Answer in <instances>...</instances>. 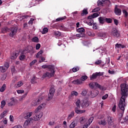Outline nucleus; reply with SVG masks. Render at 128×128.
I'll return each mask as SVG.
<instances>
[{"label":"nucleus","instance_id":"nucleus-2","mask_svg":"<svg viewBox=\"0 0 128 128\" xmlns=\"http://www.w3.org/2000/svg\"><path fill=\"white\" fill-rule=\"evenodd\" d=\"M43 68H48L49 71L50 72V73L48 72H46L43 75V78H46L47 76L50 78L54 76V66H47V65H44L42 66Z\"/></svg>","mask_w":128,"mask_h":128},{"label":"nucleus","instance_id":"nucleus-20","mask_svg":"<svg viewBox=\"0 0 128 128\" xmlns=\"http://www.w3.org/2000/svg\"><path fill=\"white\" fill-rule=\"evenodd\" d=\"M41 100H42V98H40L39 99H37V100H33L32 102V105L33 106H36L38 105L40 102V101Z\"/></svg>","mask_w":128,"mask_h":128},{"label":"nucleus","instance_id":"nucleus-43","mask_svg":"<svg viewBox=\"0 0 128 128\" xmlns=\"http://www.w3.org/2000/svg\"><path fill=\"white\" fill-rule=\"evenodd\" d=\"M60 30L65 32H68V28L64 26H60Z\"/></svg>","mask_w":128,"mask_h":128},{"label":"nucleus","instance_id":"nucleus-41","mask_svg":"<svg viewBox=\"0 0 128 128\" xmlns=\"http://www.w3.org/2000/svg\"><path fill=\"white\" fill-rule=\"evenodd\" d=\"M66 18V16H63V17L58 18L56 19V22H58L60 21H62V20H65Z\"/></svg>","mask_w":128,"mask_h":128},{"label":"nucleus","instance_id":"nucleus-25","mask_svg":"<svg viewBox=\"0 0 128 128\" xmlns=\"http://www.w3.org/2000/svg\"><path fill=\"white\" fill-rule=\"evenodd\" d=\"M107 124V122L105 119H102L98 122L99 125L106 126Z\"/></svg>","mask_w":128,"mask_h":128},{"label":"nucleus","instance_id":"nucleus-63","mask_svg":"<svg viewBox=\"0 0 128 128\" xmlns=\"http://www.w3.org/2000/svg\"><path fill=\"white\" fill-rule=\"evenodd\" d=\"M38 62V61H37L36 60H34L32 61V62L30 63V66H32V65L34 64H36V62Z\"/></svg>","mask_w":128,"mask_h":128},{"label":"nucleus","instance_id":"nucleus-50","mask_svg":"<svg viewBox=\"0 0 128 128\" xmlns=\"http://www.w3.org/2000/svg\"><path fill=\"white\" fill-rule=\"evenodd\" d=\"M31 82H32V84H36V77L34 76L31 79Z\"/></svg>","mask_w":128,"mask_h":128},{"label":"nucleus","instance_id":"nucleus-55","mask_svg":"<svg viewBox=\"0 0 128 128\" xmlns=\"http://www.w3.org/2000/svg\"><path fill=\"white\" fill-rule=\"evenodd\" d=\"M16 92L18 94H22L24 92V90H16Z\"/></svg>","mask_w":128,"mask_h":128},{"label":"nucleus","instance_id":"nucleus-1","mask_svg":"<svg viewBox=\"0 0 128 128\" xmlns=\"http://www.w3.org/2000/svg\"><path fill=\"white\" fill-rule=\"evenodd\" d=\"M121 88V95L122 96L120 98V100L118 104V108L122 110L119 115L121 117L124 115V113L125 110V108L127 104L126 102V98L128 96V85L126 84H122L120 85Z\"/></svg>","mask_w":128,"mask_h":128},{"label":"nucleus","instance_id":"nucleus-46","mask_svg":"<svg viewBox=\"0 0 128 128\" xmlns=\"http://www.w3.org/2000/svg\"><path fill=\"white\" fill-rule=\"evenodd\" d=\"M88 14V12L87 9L84 8L82 10V14H81L82 16H84V14L86 15Z\"/></svg>","mask_w":128,"mask_h":128},{"label":"nucleus","instance_id":"nucleus-60","mask_svg":"<svg viewBox=\"0 0 128 128\" xmlns=\"http://www.w3.org/2000/svg\"><path fill=\"white\" fill-rule=\"evenodd\" d=\"M92 16H93V18H98V16H99V14H98V13H94L92 14Z\"/></svg>","mask_w":128,"mask_h":128},{"label":"nucleus","instance_id":"nucleus-34","mask_svg":"<svg viewBox=\"0 0 128 128\" xmlns=\"http://www.w3.org/2000/svg\"><path fill=\"white\" fill-rule=\"evenodd\" d=\"M6 110L3 111V112L0 114V120H2V118H4V116H6Z\"/></svg>","mask_w":128,"mask_h":128},{"label":"nucleus","instance_id":"nucleus-27","mask_svg":"<svg viewBox=\"0 0 128 128\" xmlns=\"http://www.w3.org/2000/svg\"><path fill=\"white\" fill-rule=\"evenodd\" d=\"M74 116V112L72 111L71 112V113L69 114L68 118V120H70Z\"/></svg>","mask_w":128,"mask_h":128},{"label":"nucleus","instance_id":"nucleus-22","mask_svg":"<svg viewBox=\"0 0 128 128\" xmlns=\"http://www.w3.org/2000/svg\"><path fill=\"white\" fill-rule=\"evenodd\" d=\"M126 48V46L124 45H122V44H118V43H117L115 45V48L116 49H120V48Z\"/></svg>","mask_w":128,"mask_h":128},{"label":"nucleus","instance_id":"nucleus-11","mask_svg":"<svg viewBox=\"0 0 128 128\" xmlns=\"http://www.w3.org/2000/svg\"><path fill=\"white\" fill-rule=\"evenodd\" d=\"M46 107V104L45 103H43V104H41L35 110V113H40L41 112H40V110L43 108H44Z\"/></svg>","mask_w":128,"mask_h":128},{"label":"nucleus","instance_id":"nucleus-21","mask_svg":"<svg viewBox=\"0 0 128 128\" xmlns=\"http://www.w3.org/2000/svg\"><path fill=\"white\" fill-rule=\"evenodd\" d=\"M86 110H79L78 108H75V112H76V114H83L84 113L86 112Z\"/></svg>","mask_w":128,"mask_h":128},{"label":"nucleus","instance_id":"nucleus-7","mask_svg":"<svg viewBox=\"0 0 128 128\" xmlns=\"http://www.w3.org/2000/svg\"><path fill=\"white\" fill-rule=\"evenodd\" d=\"M42 116V112H40L38 113H36V115L34 116L32 120L34 121L39 120Z\"/></svg>","mask_w":128,"mask_h":128},{"label":"nucleus","instance_id":"nucleus-53","mask_svg":"<svg viewBox=\"0 0 128 128\" xmlns=\"http://www.w3.org/2000/svg\"><path fill=\"white\" fill-rule=\"evenodd\" d=\"M100 7H98V8H94L92 10V12H96L100 11Z\"/></svg>","mask_w":128,"mask_h":128},{"label":"nucleus","instance_id":"nucleus-4","mask_svg":"<svg viewBox=\"0 0 128 128\" xmlns=\"http://www.w3.org/2000/svg\"><path fill=\"white\" fill-rule=\"evenodd\" d=\"M90 102L88 98H84L81 102V106L83 108H86L89 106Z\"/></svg>","mask_w":128,"mask_h":128},{"label":"nucleus","instance_id":"nucleus-24","mask_svg":"<svg viewBox=\"0 0 128 128\" xmlns=\"http://www.w3.org/2000/svg\"><path fill=\"white\" fill-rule=\"evenodd\" d=\"M98 21L100 24H104L106 22V17H100L98 18Z\"/></svg>","mask_w":128,"mask_h":128},{"label":"nucleus","instance_id":"nucleus-8","mask_svg":"<svg viewBox=\"0 0 128 128\" xmlns=\"http://www.w3.org/2000/svg\"><path fill=\"white\" fill-rule=\"evenodd\" d=\"M102 73L99 72H95L94 73L90 76V80H95L96 78L98 76H102Z\"/></svg>","mask_w":128,"mask_h":128},{"label":"nucleus","instance_id":"nucleus-36","mask_svg":"<svg viewBox=\"0 0 128 128\" xmlns=\"http://www.w3.org/2000/svg\"><path fill=\"white\" fill-rule=\"evenodd\" d=\"M48 29L47 28H44L41 32L42 34H44L48 32Z\"/></svg>","mask_w":128,"mask_h":128},{"label":"nucleus","instance_id":"nucleus-14","mask_svg":"<svg viewBox=\"0 0 128 128\" xmlns=\"http://www.w3.org/2000/svg\"><path fill=\"white\" fill-rule=\"evenodd\" d=\"M15 104H16V100L14 98H13V97L11 98L8 103V106H14Z\"/></svg>","mask_w":128,"mask_h":128},{"label":"nucleus","instance_id":"nucleus-52","mask_svg":"<svg viewBox=\"0 0 128 128\" xmlns=\"http://www.w3.org/2000/svg\"><path fill=\"white\" fill-rule=\"evenodd\" d=\"M87 90L85 89L82 90V96H86V95L87 94Z\"/></svg>","mask_w":128,"mask_h":128},{"label":"nucleus","instance_id":"nucleus-64","mask_svg":"<svg viewBox=\"0 0 128 128\" xmlns=\"http://www.w3.org/2000/svg\"><path fill=\"white\" fill-rule=\"evenodd\" d=\"M12 128H23V127L20 125H17Z\"/></svg>","mask_w":128,"mask_h":128},{"label":"nucleus","instance_id":"nucleus-17","mask_svg":"<svg viewBox=\"0 0 128 128\" xmlns=\"http://www.w3.org/2000/svg\"><path fill=\"white\" fill-rule=\"evenodd\" d=\"M84 82H82V80H81L80 79H77V80H75L73 81H72V84H83Z\"/></svg>","mask_w":128,"mask_h":128},{"label":"nucleus","instance_id":"nucleus-33","mask_svg":"<svg viewBox=\"0 0 128 128\" xmlns=\"http://www.w3.org/2000/svg\"><path fill=\"white\" fill-rule=\"evenodd\" d=\"M76 32L78 33H83L84 32L85 30L83 28H80L76 30Z\"/></svg>","mask_w":128,"mask_h":128},{"label":"nucleus","instance_id":"nucleus-44","mask_svg":"<svg viewBox=\"0 0 128 128\" xmlns=\"http://www.w3.org/2000/svg\"><path fill=\"white\" fill-rule=\"evenodd\" d=\"M76 126V124L74 121H73L71 124H70V126H69V128H74Z\"/></svg>","mask_w":128,"mask_h":128},{"label":"nucleus","instance_id":"nucleus-61","mask_svg":"<svg viewBox=\"0 0 128 128\" xmlns=\"http://www.w3.org/2000/svg\"><path fill=\"white\" fill-rule=\"evenodd\" d=\"M84 120V117H80V124H83Z\"/></svg>","mask_w":128,"mask_h":128},{"label":"nucleus","instance_id":"nucleus-57","mask_svg":"<svg viewBox=\"0 0 128 128\" xmlns=\"http://www.w3.org/2000/svg\"><path fill=\"white\" fill-rule=\"evenodd\" d=\"M71 96H78V92L76 91H73L72 92H71Z\"/></svg>","mask_w":128,"mask_h":128},{"label":"nucleus","instance_id":"nucleus-13","mask_svg":"<svg viewBox=\"0 0 128 128\" xmlns=\"http://www.w3.org/2000/svg\"><path fill=\"white\" fill-rule=\"evenodd\" d=\"M18 32V28L14 27L11 29V32L9 34V35L11 37H14Z\"/></svg>","mask_w":128,"mask_h":128},{"label":"nucleus","instance_id":"nucleus-51","mask_svg":"<svg viewBox=\"0 0 128 128\" xmlns=\"http://www.w3.org/2000/svg\"><path fill=\"white\" fill-rule=\"evenodd\" d=\"M26 56L24 54H22L20 56L19 58L20 60H24V59H26Z\"/></svg>","mask_w":128,"mask_h":128},{"label":"nucleus","instance_id":"nucleus-59","mask_svg":"<svg viewBox=\"0 0 128 128\" xmlns=\"http://www.w3.org/2000/svg\"><path fill=\"white\" fill-rule=\"evenodd\" d=\"M122 14H124V16L126 18L128 17V13L126 10H122Z\"/></svg>","mask_w":128,"mask_h":128},{"label":"nucleus","instance_id":"nucleus-49","mask_svg":"<svg viewBox=\"0 0 128 128\" xmlns=\"http://www.w3.org/2000/svg\"><path fill=\"white\" fill-rule=\"evenodd\" d=\"M23 84H24V83L22 82V81L18 82L17 83V88H20L21 86H23Z\"/></svg>","mask_w":128,"mask_h":128},{"label":"nucleus","instance_id":"nucleus-12","mask_svg":"<svg viewBox=\"0 0 128 128\" xmlns=\"http://www.w3.org/2000/svg\"><path fill=\"white\" fill-rule=\"evenodd\" d=\"M46 107V104L45 103H43V104H41L35 110V113H40L41 112H40V110L43 108H44Z\"/></svg>","mask_w":128,"mask_h":128},{"label":"nucleus","instance_id":"nucleus-10","mask_svg":"<svg viewBox=\"0 0 128 128\" xmlns=\"http://www.w3.org/2000/svg\"><path fill=\"white\" fill-rule=\"evenodd\" d=\"M32 120V118H28V119H27L24 122V128H28L29 127L30 122Z\"/></svg>","mask_w":128,"mask_h":128},{"label":"nucleus","instance_id":"nucleus-23","mask_svg":"<svg viewBox=\"0 0 128 128\" xmlns=\"http://www.w3.org/2000/svg\"><path fill=\"white\" fill-rule=\"evenodd\" d=\"M18 53L16 52H14L12 56H10V58L12 60H14L17 58V57L18 56Z\"/></svg>","mask_w":128,"mask_h":128},{"label":"nucleus","instance_id":"nucleus-32","mask_svg":"<svg viewBox=\"0 0 128 128\" xmlns=\"http://www.w3.org/2000/svg\"><path fill=\"white\" fill-rule=\"evenodd\" d=\"M28 92H26L24 95L20 96V101H22L24 100L25 98L27 96Z\"/></svg>","mask_w":128,"mask_h":128},{"label":"nucleus","instance_id":"nucleus-9","mask_svg":"<svg viewBox=\"0 0 128 128\" xmlns=\"http://www.w3.org/2000/svg\"><path fill=\"white\" fill-rule=\"evenodd\" d=\"M55 92V90L54 88H51L50 90V94H48V100H50L52 99Z\"/></svg>","mask_w":128,"mask_h":128},{"label":"nucleus","instance_id":"nucleus-18","mask_svg":"<svg viewBox=\"0 0 128 128\" xmlns=\"http://www.w3.org/2000/svg\"><path fill=\"white\" fill-rule=\"evenodd\" d=\"M114 12H115V14L118 16H120L122 14L121 10L118 8L116 6L114 8Z\"/></svg>","mask_w":128,"mask_h":128},{"label":"nucleus","instance_id":"nucleus-37","mask_svg":"<svg viewBox=\"0 0 128 128\" xmlns=\"http://www.w3.org/2000/svg\"><path fill=\"white\" fill-rule=\"evenodd\" d=\"M85 36V34L84 33H80L78 34H76V37L80 38H83Z\"/></svg>","mask_w":128,"mask_h":128},{"label":"nucleus","instance_id":"nucleus-19","mask_svg":"<svg viewBox=\"0 0 128 128\" xmlns=\"http://www.w3.org/2000/svg\"><path fill=\"white\" fill-rule=\"evenodd\" d=\"M98 94H99V91L96 90H94L90 92V94L92 95V98H94V97L98 96Z\"/></svg>","mask_w":128,"mask_h":128},{"label":"nucleus","instance_id":"nucleus-15","mask_svg":"<svg viewBox=\"0 0 128 128\" xmlns=\"http://www.w3.org/2000/svg\"><path fill=\"white\" fill-rule=\"evenodd\" d=\"M98 52L101 54V56H103L104 54H105L107 52V50L105 48L100 47L98 48Z\"/></svg>","mask_w":128,"mask_h":128},{"label":"nucleus","instance_id":"nucleus-62","mask_svg":"<svg viewBox=\"0 0 128 128\" xmlns=\"http://www.w3.org/2000/svg\"><path fill=\"white\" fill-rule=\"evenodd\" d=\"M108 94H106L102 97V100H106L108 98Z\"/></svg>","mask_w":128,"mask_h":128},{"label":"nucleus","instance_id":"nucleus-16","mask_svg":"<svg viewBox=\"0 0 128 128\" xmlns=\"http://www.w3.org/2000/svg\"><path fill=\"white\" fill-rule=\"evenodd\" d=\"M114 119L113 117H111V116H108V120L107 122L109 125H111L114 123Z\"/></svg>","mask_w":128,"mask_h":128},{"label":"nucleus","instance_id":"nucleus-54","mask_svg":"<svg viewBox=\"0 0 128 128\" xmlns=\"http://www.w3.org/2000/svg\"><path fill=\"white\" fill-rule=\"evenodd\" d=\"M106 22L108 24H111L112 22V20L110 18H106Z\"/></svg>","mask_w":128,"mask_h":128},{"label":"nucleus","instance_id":"nucleus-35","mask_svg":"<svg viewBox=\"0 0 128 128\" xmlns=\"http://www.w3.org/2000/svg\"><path fill=\"white\" fill-rule=\"evenodd\" d=\"M6 84H4L2 87L0 88V92H4V90H6Z\"/></svg>","mask_w":128,"mask_h":128},{"label":"nucleus","instance_id":"nucleus-6","mask_svg":"<svg viewBox=\"0 0 128 128\" xmlns=\"http://www.w3.org/2000/svg\"><path fill=\"white\" fill-rule=\"evenodd\" d=\"M9 68V64L5 62L4 66H0V72H6Z\"/></svg>","mask_w":128,"mask_h":128},{"label":"nucleus","instance_id":"nucleus-47","mask_svg":"<svg viewBox=\"0 0 128 128\" xmlns=\"http://www.w3.org/2000/svg\"><path fill=\"white\" fill-rule=\"evenodd\" d=\"M94 64H98H98H101L103 66L104 62H102V60H96V62H95Z\"/></svg>","mask_w":128,"mask_h":128},{"label":"nucleus","instance_id":"nucleus-39","mask_svg":"<svg viewBox=\"0 0 128 128\" xmlns=\"http://www.w3.org/2000/svg\"><path fill=\"white\" fill-rule=\"evenodd\" d=\"M43 53V51L42 50H40L36 55V58H40L42 56V54Z\"/></svg>","mask_w":128,"mask_h":128},{"label":"nucleus","instance_id":"nucleus-26","mask_svg":"<svg viewBox=\"0 0 128 128\" xmlns=\"http://www.w3.org/2000/svg\"><path fill=\"white\" fill-rule=\"evenodd\" d=\"M76 108H78V109H80V104H81V102H80V100L78 99L76 100Z\"/></svg>","mask_w":128,"mask_h":128},{"label":"nucleus","instance_id":"nucleus-30","mask_svg":"<svg viewBox=\"0 0 128 128\" xmlns=\"http://www.w3.org/2000/svg\"><path fill=\"white\" fill-rule=\"evenodd\" d=\"M86 23L88 26H92L94 24V20H87Z\"/></svg>","mask_w":128,"mask_h":128},{"label":"nucleus","instance_id":"nucleus-48","mask_svg":"<svg viewBox=\"0 0 128 128\" xmlns=\"http://www.w3.org/2000/svg\"><path fill=\"white\" fill-rule=\"evenodd\" d=\"M8 30V28H3L1 29V32L2 33V34H4Z\"/></svg>","mask_w":128,"mask_h":128},{"label":"nucleus","instance_id":"nucleus-29","mask_svg":"<svg viewBox=\"0 0 128 128\" xmlns=\"http://www.w3.org/2000/svg\"><path fill=\"white\" fill-rule=\"evenodd\" d=\"M106 0H98V6H102L104 4H106Z\"/></svg>","mask_w":128,"mask_h":128},{"label":"nucleus","instance_id":"nucleus-3","mask_svg":"<svg viewBox=\"0 0 128 128\" xmlns=\"http://www.w3.org/2000/svg\"><path fill=\"white\" fill-rule=\"evenodd\" d=\"M94 86H96V87L99 88L100 90H104V86H101L100 84L96 82H90L88 84L90 88L91 89H94Z\"/></svg>","mask_w":128,"mask_h":128},{"label":"nucleus","instance_id":"nucleus-28","mask_svg":"<svg viewBox=\"0 0 128 128\" xmlns=\"http://www.w3.org/2000/svg\"><path fill=\"white\" fill-rule=\"evenodd\" d=\"M106 35L105 32H100L98 34V37L99 38H106Z\"/></svg>","mask_w":128,"mask_h":128},{"label":"nucleus","instance_id":"nucleus-42","mask_svg":"<svg viewBox=\"0 0 128 128\" xmlns=\"http://www.w3.org/2000/svg\"><path fill=\"white\" fill-rule=\"evenodd\" d=\"M94 118L93 117H90L88 120V124H87L89 126L92 122Z\"/></svg>","mask_w":128,"mask_h":128},{"label":"nucleus","instance_id":"nucleus-40","mask_svg":"<svg viewBox=\"0 0 128 128\" xmlns=\"http://www.w3.org/2000/svg\"><path fill=\"white\" fill-rule=\"evenodd\" d=\"M88 76H81L80 80H82V82H84V80H88Z\"/></svg>","mask_w":128,"mask_h":128},{"label":"nucleus","instance_id":"nucleus-56","mask_svg":"<svg viewBox=\"0 0 128 128\" xmlns=\"http://www.w3.org/2000/svg\"><path fill=\"white\" fill-rule=\"evenodd\" d=\"M80 70V68L78 66L75 67V68H72V71H73V72H76L77 71H78Z\"/></svg>","mask_w":128,"mask_h":128},{"label":"nucleus","instance_id":"nucleus-31","mask_svg":"<svg viewBox=\"0 0 128 128\" xmlns=\"http://www.w3.org/2000/svg\"><path fill=\"white\" fill-rule=\"evenodd\" d=\"M32 116V112H27L26 116H24V118L28 119L30 118Z\"/></svg>","mask_w":128,"mask_h":128},{"label":"nucleus","instance_id":"nucleus-38","mask_svg":"<svg viewBox=\"0 0 128 128\" xmlns=\"http://www.w3.org/2000/svg\"><path fill=\"white\" fill-rule=\"evenodd\" d=\"M106 62H103L102 66H104L106 64H110V58H106Z\"/></svg>","mask_w":128,"mask_h":128},{"label":"nucleus","instance_id":"nucleus-45","mask_svg":"<svg viewBox=\"0 0 128 128\" xmlns=\"http://www.w3.org/2000/svg\"><path fill=\"white\" fill-rule=\"evenodd\" d=\"M38 41H39V39H38V36L34 37L32 38V42H38Z\"/></svg>","mask_w":128,"mask_h":128},{"label":"nucleus","instance_id":"nucleus-58","mask_svg":"<svg viewBox=\"0 0 128 128\" xmlns=\"http://www.w3.org/2000/svg\"><path fill=\"white\" fill-rule=\"evenodd\" d=\"M6 102L4 100H2L1 102V106H0V108H4V106H6Z\"/></svg>","mask_w":128,"mask_h":128},{"label":"nucleus","instance_id":"nucleus-5","mask_svg":"<svg viewBox=\"0 0 128 128\" xmlns=\"http://www.w3.org/2000/svg\"><path fill=\"white\" fill-rule=\"evenodd\" d=\"M111 36L114 37L118 38L120 34L118 30L116 28H112L110 32Z\"/></svg>","mask_w":128,"mask_h":128}]
</instances>
